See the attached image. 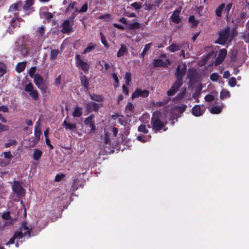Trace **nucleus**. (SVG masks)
Here are the masks:
<instances>
[{"instance_id":"nucleus-21","label":"nucleus","mask_w":249,"mask_h":249,"mask_svg":"<svg viewBox=\"0 0 249 249\" xmlns=\"http://www.w3.org/2000/svg\"><path fill=\"white\" fill-rule=\"evenodd\" d=\"M89 97L92 100L98 102H102L104 99V98L102 95L96 94L95 93L89 94Z\"/></svg>"},{"instance_id":"nucleus-56","label":"nucleus","mask_w":249,"mask_h":249,"mask_svg":"<svg viewBox=\"0 0 249 249\" xmlns=\"http://www.w3.org/2000/svg\"><path fill=\"white\" fill-rule=\"evenodd\" d=\"M88 126L90 128L89 129H88V132L89 134L92 133L94 132L96 129V127L95 125V122L90 124Z\"/></svg>"},{"instance_id":"nucleus-5","label":"nucleus","mask_w":249,"mask_h":249,"mask_svg":"<svg viewBox=\"0 0 249 249\" xmlns=\"http://www.w3.org/2000/svg\"><path fill=\"white\" fill-rule=\"evenodd\" d=\"M75 64L76 67L80 68L85 72H88L89 69V65L84 61L80 57L79 54L75 55Z\"/></svg>"},{"instance_id":"nucleus-53","label":"nucleus","mask_w":249,"mask_h":249,"mask_svg":"<svg viewBox=\"0 0 249 249\" xmlns=\"http://www.w3.org/2000/svg\"><path fill=\"white\" fill-rule=\"evenodd\" d=\"M13 236L15 237L16 239H20L23 237V234L21 231H17L14 233Z\"/></svg>"},{"instance_id":"nucleus-59","label":"nucleus","mask_w":249,"mask_h":249,"mask_svg":"<svg viewBox=\"0 0 249 249\" xmlns=\"http://www.w3.org/2000/svg\"><path fill=\"white\" fill-rule=\"evenodd\" d=\"M88 9V3H85L79 10L80 13H84L87 11Z\"/></svg>"},{"instance_id":"nucleus-11","label":"nucleus","mask_w":249,"mask_h":249,"mask_svg":"<svg viewBox=\"0 0 249 249\" xmlns=\"http://www.w3.org/2000/svg\"><path fill=\"white\" fill-rule=\"evenodd\" d=\"M185 47L188 48V44L183 42L180 44L172 43L168 48L167 49L171 52L174 53L180 50L182 48H185Z\"/></svg>"},{"instance_id":"nucleus-1","label":"nucleus","mask_w":249,"mask_h":249,"mask_svg":"<svg viewBox=\"0 0 249 249\" xmlns=\"http://www.w3.org/2000/svg\"><path fill=\"white\" fill-rule=\"evenodd\" d=\"M161 116V113L160 111H154L153 113L151 123L155 132L159 131L164 127L165 124L160 120Z\"/></svg>"},{"instance_id":"nucleus-50","label":"nucleus","mask_w":249,"mask_h":249,"mask_svg":"<svg viewBox=\"0 0 249 249\" xmlns=\"http://www.w3.org/2000/svg\"><path fill=\"white\" fill-rule=\"evenodd\" d=\"M98 19H104L106 21H109L111 19V15L109 14L101 15L98 17Z\"/></svg>"},{"instance_id":"nucleus-40","label":"nucleus","mask_w":249,"mask_h":249,"mask_svg":"<svg viewBox=\"0 0 249 249\" xmlns=\"http://www.w3.org/2000/svg\"><path fill=\"white\" fill-rule=\"evenodd\" d=\"M28 141L29 142V146L31 147H34L35 146L36 143L39 141V140L34 137L29 138Z\"/></svg>"},{"instance_id":"nucleus-63","label":"nucleus","mask_w":249,"mask_h":249,"mask_svg":"<svg viewBox=\"0 0 249 249\" xmlns=\"http://www.w3.org/2000/svg\"><path fill=\"white\" fill-rule=\"evenodd\" d=\"M104 142L106 144H109V145H110V140L109 137L108 136V135L107 134H106L105 135L104 138Z\"/></svg>"},{"instance_id":"nucleus-45","label":"nucleus","mask_w":249,"mask_h":249,"mask_svg":"<svg viewBox=\"0 0 249 249\" xmlns=\"http://www.w3.org/2000/svg\"><path fill=\"white\" fill-rule=\"evenodd\" d=\"M169 100V99H165L162 101H158L155 104V106H157L160 107H163L168 103Z\"/></svg>"},{"instance_id":"nucleus-32","label":"nucleus","mask_w":249,"mask_h":249,"mask_svg":"<svg viewBox=\"0 0 249 249\" xmlns=\"http://www.w3.org/2000/svg\"><path fill=\"white\" fill-rule=\"evenodd\" d=\"M153 63L155 67L166 66L165 63L161 59H154Z\"/></svg>"},{"instance_id":"nucleus-57","label":"nucleus","mask_w":249,"mask_h":249,"mask_svg":"<svg viewBox=\"0 0 249 249\" xmlns=\"http://www.w3.org/2000/svg\"><path fill=\"white\" fill-rule=\"evenodd\" d=\"M36 67H32L30 68L29 71V75H30V76L31 77H34L35 76V75L36 74H35L36 71Z\"/></svg>"},{"instance_id":"nucleus-2","label":"nucleus","mask_w":249,"mask_h":249,"mask_svg":"<svg viewBox=\"0 0 249 249\" xmlns=\"http://www.w3.org/2000/svg\"><path fill=\"white\" fill-rule=\"evenodd\" d=\"M218 37L214 42L215 44L224 45L228 41L230 36V27L228 26L218 33Z\"/></svg>"},{"instance_id":"nucleus-49","label":"nucleus","mask_w":249,"mask_h":249,"mask_svg":"<svg viewBox=\"0 0 249 249\" xmlns=\"http://www.w3.org/2000/svg\"><path fill=\"white\" fill-rule=\"evenodd\" d=\"M137 139L138 141H139L142 143H145L148 141V139L146 138V137L143 136V135H141V134L137 136Z\"/></svg>"},{"instance_id":"nucleus-61","label":"nucleus","mask_w":249,"mask_h":249,"mask_svg":"<svg viewBox=\"0 0 249 249\" xmlns=\"http://www.w3.org/2000/svg\"><path fill=\"white\" fill-rule=\"evenodd\" d=\"M29 228L27 226V223L26 221H24L21 223V227L20 228V231H21L22 230H29Z\"/></svg>"},{"instance_id":"nucleus-10","label":"nucleus","mask_w":249,"mask_h":249,"mask_svg":"<svg viewBox=\"0 0 249 249\" xmlns=\"http://www.w3.org/2000/svg\"><path fill=\"white\" fill-rule=\"evenodd\" d=\"M73 25V21H71L70 19H67L63 21L61 24L62 30L61 32L63 34H67L71 31L72 26Z\"/></svg>"},{"instance_id":"nucleus-35","label":"nucleus","mask_w":249,"mask_h":249,"mask_svg":"<svg viewBox=\"0 0 249 249\" xmlns=\"http://www.w3.org/2000/svg\"><path fill=\"white\" fill-rule=\"evenodd\" d=\"M59 53V51L57 49L52 50L50 52V59L55 60L57 58Z\"/></svg>"},{"instance_id":"nucleus-46","label":"nucleus","mask_w":249,"mask_h":249,"mask_svg":"<svg viewBox=\"0 0 249 249\" xmlns=\"http://www.w3.org/2000/svg\"><path fill=\"white\" fill-rule=\"evenodd\" d=\"M131 74L129 72H126L125 74L124 78L125 83L127 85H129L131 82Z\"/></svg>"},{"instance_id":"nucleus-19","label":"nucleus","mask_w":249,"mask_h":249,"mask_svg":"<svg viewBox=\"0 0 249 249\" xmlns=\"http://www.w3.org/2000/svg\"><path fill=\"white\" fill-rule=\"evenodd\" d=\"M197 73L194 69H189L187 76L190 81H193L196 79Z\"/></svg>"},{"instance_id":"nucleus-16","label":"nucleus","mask_w":249,"mask_h":249,"mask_svg":"<svg viewBox=\"0 0 249 249\" xmlns=\"http://www.w3.org/2000/svg\"><path fill=\"white\" fill-rule=\"evenodd\" d=\"M68 117H66L65 120L63 121L62 124V125L65 127L66 130H70L73 131H75L77 129V126L75 124H70L67 121V119Z\"/></svg>"},{"instance_id":"nucleus-55","label":"nucleus","mask_w":249,"mask_h":249,"mask_svg":"<svg viewBox=\"0 0 249 249\" xmlns=\"http://www.w3.org/2000/svg\"><path fill=\"white\" fill-rule=\"evenodd\" d=\"M1 217L2 219L5 220H9L11 219V217L10 216V213L9 211L3 213L1 215Z\"/></svg>"},{"instance_id":"nucleus-41","label":"nucleus","mask_w":249,"mask_h":249,"mask_svg":"<svg viewBox=\"0 0 249 249\" xmlns=\"http://www.w3.org/2000/svg\"><path fill=\"white\" fill-rule=\"evenodd\" d=\"M100 35L101 36V40L102 44L106 48H108L109 44L107 43V41L106 40V37L104 36V34L102 32H100Z\"/></svg>"},{"instance_id":"nucleus-30","label":"nucleus","mask_w":249,"mask_h":249,"mask_svg":"<svg viewBox=\"0 0 249 249\" xmlns=\"http://www.w3.org/2000/svg\"><path fill=\"white\" fill-rule=\"evenodd\" d=\"M25 62H19L16 66V71L19 73L25 70Z\"/></svg>"},{"instance_id":"nucleus-18","label":"nucleus","mask_w":249,"mask_h":249,"mask_svg":"<svg viewBox=\"0 0 249 249\" xmlns=\"http://www.w3.org/2000/svg\"><path fill=\"white\" fill-rule=\"evenodd\" d=\"M186 107L187 106L186 105L175 107L174 111L177 112V113L175 114V116H173L174 118H176L177 119L179 117V115H180L185 111Z\"/></svg>"},{"instance_id":"nucleus-29","label":"nucleus","mask_w":249,"mask_h":249,"mask_svg":"<svg viewBox=\"0 0 249 249\" xmlns=\"http://www.w3.org/2000/svg\"><path fill=\"white\" fill-rule=\"evenodd\" d=\"M80 81L81 84L86 88L88 89L89 85V79L85 75H83L80 77Z\"/></svg>"},{"instance_id":"nucleus-60","label":"nucleus","mask_w":249,"mask_h":249,"mask_svg":"<svg viewBox=\"0 0 249 249\" xmlns=\"http://www.w3.org/2000/svg\"><path fill=\"white\" fill-rule=\"evenodd\" d=\"M214 99V96L212 94H208L205 96V100L206 101L209 102L213 101Z\"/></svg>"},{"instance_id":"nucleus-31","label":"nucleus","mask_w":249,"mask_h":249,"mask_svg":"<svg viewBox=\"0 0 249 249\" xmlns=\"http://www.w3.org/2000/svg\"><path fill=\"white\" fill-rule=\"evenodd\" d=\"M126 52V47L124 44H122L121 47L118 50L117 54V56L118 57H120L124 54V53Z\"/></svg>"},{"instance_id":"nucleus-34","label":"nucleus","mask_w":249,"mask_h":249,"mask_svg":"<svg viewBox=\"0 0 249 249\" xmlns=\"http://www.w3.org/2000/svg\"><path fill=\"white\" fill-rule=\"evenodd\" d=\"M189 22L192 24V26L193 27H196L197 26L199 22L198 20H196L194 16H191L188 18Z\"/></svg>"},{"instance_id":"nucleus-51","label":"nucleus","mask_w":249,"mask_h":249,"mask_svg":"<svg viewBox=\"0 0 249 249\" xmlns=\"http://www.w3.org/2000/svg\"><path fill=\"white\" fill-rule=\"evenodd\" d=\"M228 83H229V85L231 87H234L237 83L235 78L234 77H232L230 78L229 80Z\"/></svg>"},{"instance_id":"nucleus-4","label":"nucleus","mask_w":249,"mask_h":249,"mask_svg":"<svg viewBox=\"0 0 249 249\" xmlns=\"http://www.w3.org/2000/svg\"><path fill=\"white\" fill-rule=\"evenodd\" d=\"M12 189L18 197H20L25 195V190L22 187L20 181L15 180L12 185Z\"/></svg>"},{"instance_id":"nucleus-33","label":"nucleus","mask_w":249,"mask_h":249,"mask_svg":"<svg viewBox=\"0 0 249 249\" xmlns=\"http://www.w3.org/2000/svg\"><path fill=\"white\" fill-rule=\"evenodd\" d=\"M21 6H22V3L21 2H18L17 3L13 4L11 5V6H10L9 11L13 12H15L16 11H18V7H19V6L21 7Z\"/></svg>"},{"instance_id":"nucleus-37","label":"nucleus","mask_w":249,"mask_h":249,"mask_svg":"<svg viewBox=\"0 0 249 249\" xmlns=\"http://www.w3.org/2000/svg\"><path fill=\"white\" fill-rule=\"evenodd\" d=\"M231 96L230 92L225 89H222L220 92V97L221 99H223L224 98H229Z\"/></svg>"},{"instance_id":"nucleus-43","label":"nucleus","mask_w":249,"mask_h":249,"mask_svg":"<svg viewBox=\"0 0 249 249\" xmlns=\"http://www.w3.org/2000/svg\"><path fill=\"white\" fill-rule=\"evenodd\" d=\"M36 32L38 34L39 36L41 37H43V38H45L43 36L45 33V28L44 26H41L39 27L37 29Z\"/></svg>"},{"instance_id":"nucleus-64","label":"nucleus","mask_w":249,"mask_h":249,"mask_svg":"<svg viewBox=\"0 0 249 249\" xmlns=\"http://www.w3.org/2000/svg\"><path fill=\"white\" fill-rule=\"evenodd\" d=\"M43 14L47 19H50L53 17V14L51 12H44Z\"/></svg>"},{"instance_id":"nucleus-22","label":"nucleus","mask_w":249,"mask_h":249,"mask_svg":"<svg viewBox=\"0 0 249 249\" xmlns=\"http://www.w3.org/2000/svg\"><path fill=\"white\" fill-rule=\"evenodd\" d=\"M42 155V152L41 150H40L37 148L34 149L33 158L34 160H39V159L41 158Z\"/></svg>"},{"instance_id":"nucleus-8","label":"nucleus","mask_w":249,"mask_h":249,"mask_svg":"<svg viewBox=\"0 0 249 249\" xmlns=\"http://www.w3.org/2000/svg\"><path fill=\"white\" fill-rule=\"evenodd\" d=\"M25 90L29 92V95L32 99L36 101L38 99V93L36 89H34V87L31 83H29L25 87Z\"/></svg>"},{"instance_id":"nucleus-24","label":"nucleus","mask_w":249,"mask_h":249,"mask_svg":"<svg viewBox=\"0 0 249 249\" xmlns=\"http://www.w3.org/2000/svg\"><path fill=\"white\" fill-rule=\"evenodd\" d=\"M39 121H38L36 123V126L35 127L34 134L35 135V138H36V139L40 140V136L41 134V131L40 128L39 127Z\"/></svg>"},{"instance_id":"nucleus-12","label":"nucleus","mask_w":249,"mask_h":249,"mask_svg":"<svg viewBox=\"0 0 249 249\" xmlns=\"http://www.w3.org/2000/svg\"><path fill=\"white\" fill-rule=\"evenodd\" d=\"M149 94V91L147 89L141 90L137 88L132 93L131 98L132 99L135 98H139L140 97L142 98H146L148 96Z\"/></svg>"},{"instance_id":"nucleus-6","label":"nucleus","mask_w":249,"mask_h":249,"mask_svg":"<svg viewBox=\"0 0 249 249\" xmlns=\"http://www.w3.org/2000/svg\"><path fill=\"white\" fill-rule=\"evenodd\" d=\"M186 66L185 64L182 65H178L176 71L175 73V76L176 79L183 80V77L185 76L186 72Z\"/></svg>"},{"instance_id":"nucleus-23","label":"nucleus","mask_w":249,"mask_h":249,"mask_svg":"<svg viewBox=\"0 0 249 249\" xmlns=\"http://www.w3.org/2000/svg\"><path fill=\"white\" fill-rule=\"evenodd\" d=\"M82 108L79 106H76L75 107L72 115L73 117H80L82 115Z\"/></svg>"},{"instance_id":"nucleus-25","label":"nucleus","mask_w":249,"mask_h":249,"mask_svg":"<svg viewBox=\"0 0 249 249\" xmlns=\"http://www.w3.org/2000/svg\"><path fill=\"white\" fill-rule=\"evenodd\" d=\"M34 0H26L23 6V9L27 11L32 9Z\"/></svg>"},{"instance_id":"nucleus-27","label":"nucleus","mask_w":249,"mask_h":249,"mask_svg":"<svg viewBox=\"0 0 249 249\" xmlns=\"http://www.w3.org/2000/svg\"><path fill=\"white\" fill-rule=\"evenodd\" d=\"M142 28V24L139 22H135L128 24V29L133 30Z\"/></svg>"},{"instance_id":"nucleus-54","label":"nucleus","mask_w":249,"mask_h":249,"mask_svg":"<svg viewBox=\"0 0 249 249\" xmlns=\"http://www.w3.org/2000/svg\"><path fill=\"white\" fill-rule=\"evenodd\" d=\"M131 6L134 7L136 10H140L141 7V3L138 2H135L131 4Z\"/></svg>"},{"instance_id":"nucleus-28","label":"nucleus","mask_w":249,"mask_h":249,"mask_svg":"<svg viewBox=\"0 0 249 249\" xmlns=\"http://www.w3.org/2000/svg\"><path fill=\"white\" fill-rule=\"evenodd\" d=\"M225 7V4L224 3H221L215 10V14L217 17L220 18L221 17V14L222 11L224 10Z\"/></svg>"},{"instance_id":"nucleus-58","label":"nucleus","mask_w":249,"mask_h":249,"mask_svg":"<svg viewBox=\"0 0 249 249\" xmlns=\"http://www.w3.org/2000/svg\"><path fill=\"white\" fill-rule=\"evenodd\" d=\"M232 6V4L231 3H228L226 7H225L224 11L227 13L226 17L228 18L229 16V12Z\"/></svg>"},{"instance_id":"nucleus-62","label":"nucleus","mask_w":249,"mask_h":249,"mask_svg":"<svg viewBox=\"0 0 249 249\" xmlns=\"http://www.w3.org/2000/svg\"><path fill=\"white\" fill-rule=\"evenodd\" d=\"M64 177L65 175L63 174H57L55 176V181L57 182L60 181Z\"/></svg>"},{"instance_id":"nucleus-7","label":"nucleus","mask_w":249,"mask_h":249,"mask_svg":"<svg viewBox=\"0 0 249 249\" xmlns=\"http://www.w3.org/2000/svg\"><path fill=\"white\" fill-rule=\"evenodd\" d=\"M85 115L89 114L92 111L97 112L101 107L100 104L93 102H89L86 105Z\"/></svg>"},{"instance_id":"nucleus-39","label":"nucleus","mask_w":249,"mask_h":249,"mask_svg":"<svg viewBox=\"0 0 249 249\" xmlns=\"http://www.w3.org/2000/svg\"><path fill=\"white\" fill-rule=\"evenodd\" d=\"M6 72V65L4 63L0 62V77H2Z\"/></svg>"},{"instance_id":"nucleus-20","label":"nucleus","mask_w":249,"mask_h":249,"mask_svg":"<svg viewBox=\"0 0 249 249\" xmlns=\"http://www.w3.org/2000/svg\"><path fill=\"white\" fill-rule=\"evenodd\" d=\"M160 3V0H156L154 2V3L151 4H147L145 3L143 6H145L144 8L145 10H150L155 9L156 8V7H159V4Z\"/></svg>"},{"instance_id":"nucleus-48","label":"nucleus","mask_w":249,"mask_h":249,"mask_svg":"<svg viewBox=\"0 0 249 249\" xmlns=\"http://www.w3.org/2000/svg\"><path fill=\"white\" fill-rule=\"evenodd\" d=\"M210 79L213 81H217L220 78V76L217 73H213L210 75Z\"/></svg>"},{"instance_id":"nucleus-15","label":"nucleus","mask_w":249,"mask_h":249,"mask_svg":"<svg viewBox=\"0 0 249 249\" xmlns=\"http://www.w3.org/2000/svg\"><path fill=\"white\" fill-rule=\"evenodd\" d=\"M134 111V107L133 104L131 102H128L125 108V113L126 117H131L133 116Z\"/></svg>"},{"instance_id":"nucleus-3","label":"nucleus","mask_w":249,"mask_h":249,"mask_svg":"<svg viewBox=\"0 0 249 249\" xmlns=\"http://www.w3.org/2000/svg\"><path fill=\"white\" fill-rule=\"evenodd\" d=\"M34 81L35 84L41 90V92L42 93H46L47 87L42 77L39 74H36L34 77Z\"/></svg>"},{"instance_id":"nucleus-47","label":"nucleus","mask_w":249,"mask_h":249,"mask_svg":"<svg viewBox=\"0 0 249 249\" xmlns=\"http://www.w3.org/2000/svg\"><path fill=\"white\" fill-rule=\"evenodd\" d=\"M20 51L21 52V54L23 56H26L28 53V51L25 45H21L20 47Z\"/></svg>"},{"instance_id":"nucleus-14","label":"nucleus","mask_w":249,"mask_h":249,"mask_svg":"<svg viewBox=\"0 0 249 249\" xmlns=\"http://www.w3.org/2000/svg\"><path fill=\"white\" fill-rule=\"evenodd\" d=\"M227 54V51L225 49H221L219 51L218 56L215 61V65L217 66L220 64L225 59Z\"/></svg>"},{"instance_id":"nucleus-17","label":"nucleus","mask_w":249,"mask_h":249,"mask_svg":"<svg viewBox=\"0 0 249 249\" xmlns=\"http://www.w3.org/2000/svg\"><path fill=\"white\" fill-rule=\"evenodd\" d=\"M180 12L179 10H176L173 12L170 17V18L171 19L172 21L175 23L178 24L181 21V19L180 18L179 16Z\"/></svg>"},{"instance_id":"nucleus-38","label":"nucleus","mask_w":249,"mask_h":249,"mask_svg":"<svg viewBox=\"0 0 249 249\" xmlns=\"http://www.w3.org/2000/svg\"><path fill=\"white\" fill-rule=\"evenodd\" d=\"M94 115L93 114L90 115L89 117L86 118L84 121V124L86 125H88L91 123L94 122Z\"/></svg>"},{"instance_id":"nucleus-26","label":"nucleus","mask_w":249,"mask_h":249,"mask_svg":"<svg viewBox=\"0 0 249 249\" xmlns=\"http://www.w3.org/2000/svg\"><path fill=\"white\" fill-rule=\"evenodd\" d=\"M151 46L152 43H147L144 46V49L140 54V57L141 58L144 59L145 54L150 50Z\"/></svg>"},{"instance_id":"nucleus-42","label":"nucleus","mask_w":249,"mask_h":249,"mask_svg":"<svg viewBox=\"0 0 249 249\" xmlns=\"http://www.w3.org/2000/svg\"><path fill=\"white\" fill-rule=\"evenodd\" d=\"M138 131L142 132L144 134H147L149 132L145 124H142L138 128Z\"/></svg>"},{"instance_id":"nucleus-44","label":"nucleus","mask_w":249,"mask_h":249,"mask_svg":"<svg viewBox=\"0 0 249 249\" xmlns=\"http://www.w3.org/2000/svg\"><path fill=\"white\" fill-rule=\"evenodd\" d=\"M221 108L219 107H217V106H215V107H212L210 110L211 112L213 114H219L221 111Z\"/></svg>"},{"instance_id":"nucleus-9","label":"nucleus","mask_w":249,"mask_h":249,"mask_svg":"<svg viewBox=\"0 0 249 249\" xmlns=\"http://www.w3.org/2000/svg\"><path fill=\"white\" fill-rule=\"evenodd\" d=\"M183 84V80L176 79L173 84L171 88L167 91V94L169 96L174 95L179 89Z\"/></svg>"},{"instance_id":"nucleus-13","label":"nucleus","mask_w":249,"mask_h":249,"mask_svg":"<svg viewBox=\"0 0 249 249\" xmlns=\"http://www.w3.org/2000/svg\"><path fill=\"white\" fill-rule=\"evenodd\" d=\"M205 107L204 106L195 105L192 109V112L193 115L198 117L202 115L205 111Z\"/></svg>"},{"instance_id":"nucleus-52","label":"nucleus","mask_w":249,"mask_h":249,"mask_svg":"<svg viewBox=\"0 0 249 249\" xmlns=\"http://www.w3.org/2000/svg\"><path fill=\"white\" fill-rule=\"evenodd\" d=\"M77 4V2L76 1H71L69 4V6L66 9L65 12L68 13L70 9H72L74 8L75 5Z\"/></svg>"},{"instance_id":"nucleus-36","label":"nucleus","mask_w":249,"mask_h":249,"mask_svg":"<svg viewBox=\"0 0 249 249\" xmlns=\"http://www.w3.org/2000/svg\"><path fill=\"white\" fill-rule=\"evenodd\" d=\"M96 45H93L92 43H89L88 47L84 50L83 54L89 53L95 48Z\"/></svg>"}]
</instances>
